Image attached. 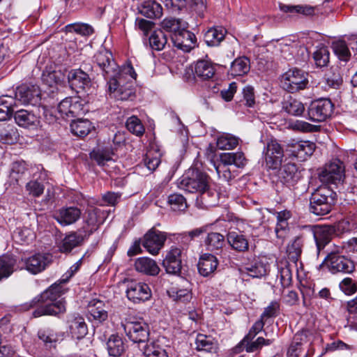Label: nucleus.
I'll list each match as a JSON object with an SVG mask.
<instances>
[{
	"label": "nucleus",
	"instance_id": "f257e3e1",
	"mask_svg": "<svg viewBox=\"0 0 357 357\" xmlns=\"http://www.w3.org/2000/svg\"><path fill=\"white\" fill-rule=\"evenodd\" d=\"M93 62L107 81V92L111 98L126 100L132 96L134 71L131 61L120 68L114 61L112 53L106 49H101L94 55Z\"/></svg>",
	"mask_w": 357,
	"mask_h": 357
},
{
	"label": "nucleus",
	"instance_id": "a19ab883",
	"mask_svg": "<svg viewBox=\"0 0 357 357\" xmlns=\"http://www.w3.org/2000/svg\"><path fill=\"white\" fill-rule=\"evenodd\" d=\"M161 27L172 35L179 33L183 28H188V24L181 19L167 17L161 22Z\"/></svg>",
	"mask_w": 357,
	"mask_h": 357
},
{
	"label": "nucleus",
	"instance_id": "13d9d810",
	"mask_svg": "<svg viewBox=\"0 0 357 357\" xmlns=\"http://www.w3.org/2000/svg\"><path fill=\"white\" fill-rule=\"evenodd\" d=\"M246 273L252 278H261L266 274V266L261 262H256L245 267Z\"/></svg>",
	"mask_w": 357,
	"mask_h": 357
},
{
	"label": "nucleus",
	"instance_id": "79ce46f5",
	"mask_svg": "<svg viewBox=\"0 0 357 357\" xmlns=\"http://www.w3.org/2000/svg\"><path fill=\"white\" fill-rule=\"evenodd\" d=\"M196 349L206 352L215 351L217 348L216 342L211 336L198 334L195 340Z\"/></svg>",
	"mask_w": 357,
	"mask_h": 357
},
{
	"label": "nucleus",
	"instance_id": "cd10ccee",
	"mask_svg": "<svg viewBox=\"0 0 357 357\" xmlns=\"http://www.w3.org/2000/svg\"><path fill=\"white\" fill-rule=\"evenodd\" d=\"M215 67L210 60L199 59L195 64V75L202 80H209L215 74Z\"/></svg>",
	"mask_w": 357,
	"mask_h": 357
},
{
	"label": "nucleus",
	"instance_id": "412c9836",
	"mask_svg": "<svg viewBox=\"0 0 357 357\" xmlns=\"http://www.w3.org/2000/svg\"><path fill=\"white\" fill-rule=\"evenodd\" d=\"M81 215V210L77 207H63L54 214V218L61 225L67 226L76 222Z\"/></svg>",
	"mask_w": 357,
	"mask_h": 357
},
{
	"label": "nucleus",
	"instance_id": "e2e57ef3",
	"mask_svg": "<svg viewBox=\"0 0 357 357\" xmlns=\"http://www.w3.org/2000/svg\"><path fill=\"white\" fill-rule=\"evenodd\" d=\"M280 310V303L273 301L264 309L261 315V319L264 321L268 318L275 317L278 316Z\"/></svg>",
	"mask_w": 357,
	"mask_h": 357
},
{
	"label": "nucleus",
	"instance_id": "6ab92c4d",
	"mask_svg": "<svg viewBox=\"0 0 357 357\" xmlns=\"http://www.w3.org/2000/svg\"><path fill=\"white\" fill-rule=\"evenodd\" d=\"M287 147L292 156L301 161H304L312 155L315 149V144L309 141H298L289 144Z\"/></svg>",
	"mask_w": 357,
	"mask_h": 357
},
{
	"label": "nucleus",
	"instance_id": "de8ad7c7",
	"mask_svg": "<svg viewBox=\"0 0 357 357\" xmlns=\"http://www.w3.org/2000/svg\"><path fill=\"white\" fill-rule=\"evenodd\" d=\"M145 357H168L166 351L159 344L151 342L139 350Z\"/></svg>",
	"mask_w": 357,
	"mask_h": 357
},
{
	"label": "nucleus",
	"instance_id": "9d476101",
	"mask_svg": "<svg viewBox=\"0 0 357 357\" xmlns=\"http://www.w3.org/2000/svg\"><path fill=\"white\" fill-rule=\"evenodd\" d=\"M333 104L328 98L312 101L307 109L309 119L314 122L326 121L331 117L333 111Z\"/></svg>",
	"mask_w": 357,
	"mask_h": 357
},
{
	"label": "nucleus",
	"instance_id": "7c9ffc66",
	"mask_svg": "<svg viewBox=\"0 0 357 357\" xmlns=\"http://www.w3.org/2000/svg\"><path fill=\"white\" fill-rule=\"evenodd\" d=\"M282 109L291 116H301L304 111V105L300 100L288 96L282 102Z\"/></svg>",
	"mask_w": 357,
	"mask_h": 357
},
{
	"label": "nucleus",
	"instance_id": "20e7f679",
	"mask_svg": "<svg viewBox=\"0 0 357 357\" xmlns=\"http://www.w3.org/2000/svg\"><path fill=\"white\" fill-rule=\"evenodd\" d=\"M208 182L206 174L196 168H190L178 181V187L190 193H199L207 189Z\"/></svg>",
	"mask_w": 357,
	"mask_h": 357
},
{
	"label": "nucleus",
	"instance_id": "473e14b6",
	"mask_svg": "<svg viewBox=\"0 0 357 357\" xmlns=\"http://www.w3.org/2000/svg\"><path fill=\"white\" fill-rule=\"evenodd\" d=\"M226 33L227 30L222 26L212 27L204 33V40L208 46H218L225 38Z\"/></svg>",
	"mask_w": 357,
	"mask_h": 357
},
{
	"label": "nucleus",
	"instance_id": "603ef678",
	"mask_svg": "<svg viewBox=\"0 0 357 357\" xmlns=\"http://www.w3.org/2000/svg\"><path fill=\"white\" fill-rule=\"evenodd\" d=\"M168 203L174 211H184L187 208L185 197L180 194H172L168 197Z\"/></svg>",
	"mask_w": 357,
	"mask_h": 357
},
{
	"label": "nucleus",
	"instance_id": "4d7b16f0",
	"mask_svg": "<svg viewBox=\"0 0 357 357\" xmlns=\"http://www.w3.org/2000/svg\"><path fill=\"white\" fill-rule=\"evenodd\" d=\"M273 342V340L259 337L255 341H245V349L247 352H254L261 349L263 346L271 344Z\"/></svg>",
	"mask_w": 357,
	"mask_h": 357
},
{
	"label": "nucleus",
	"instance_id": "4be33fe9",
	"mask_svg": "<svg viewBox=\"0 0 357 357\" xmlns=\"http://www.w3.org/2000/svg\"><path fill=\"white\" fill-rule=\"evenodd\" d=\"M68 80L71 88L77 92L84 90L91 84L89 75L81 69L71 70L68 74Z\"/></svg>",
	"mask_w": 357,
	"mask_h": 357
},
{
	"label": "nucleus",
	"instance_id": "f03ea898",
	"mask_svg": "<svg viewBox=\"0 0 357 357\" xmlns=\"http://www.w3.org/2000/svg\"><path fill=\"white\" fill-rule=\"evenodd\" d=\"M63 284L59 280L31 302L30 307H36L33 312L35 317L56 315L66 311L64 302L62 300L57 301L66 291V289L63 287Z\"/></svg>",
	"mask_w": 357,
	"mask_h": 357
},
{
	"label": "nucleus",
	"instance_id": "423d86ee",
	"mask_svg": "<svg viewBox=\"0 0 357 357\" xmlns=\"http://www.w3.org/2000/svg\"><path fill=\"white\" fill-rule=\"evenodd\" d=\"M307 83V74L297 68L289 70L282 75L280 79L281 86L290 93L304 89Z\"/></svg>",
	"mask_w": 357,
	"mask_h": 357
},
{
	"label": "nucleus",
	"instance_id": "8fccbe9b",
	"mask_svg": "<svg viewBox=\"0 0 357 357\" xmlns=\"http://www.w3.org/2000/svg\"><path fill=\"white\" fill-rule=\"evenodd\" d=\"M20 135L14 126H8L0 130V140L5 144H12L18 139Z\"/></svg>",
	"mask_w": 357,
	"mask_h": 357
},
{
	"label": "nucleus",
	"instance_id": "a211bd4d",
	"mask_svg": "<svg viewBox=\"0 0 357 357\" xmlns=\"http://www.w3.org/2000/svg\"><path fill=\"white\" fill-rule=\"evenodd\" d=\"M170 36L174 45L184 52H188L195 46L196 37L188 28H183L181 31Z\"/></svg>",
	"mask_w": 357,
	"mask_h": 357
},
{
	"label": "nucleus",
	"instance_id": "9b49d317",
	"mask_svg": "<svg viewBox=\"0 0 357 357\" xmlns=\"http://www.w3.org/2000/svg\"><path fill=\"white\" fill-rule=\"evenodd\" d=\"M311 231L309 229H306L304 226H302L298 233L289 241L287 247V252L288 255V259L291 261L294 266L297 268V262L299 260L302 249L305 241L309 238L308 234H311Z\"/></svg>",
	"mask_w": 357,
	"mask_h": 357
},
{
	"label": "nucleus",
	"instance_id": "3c124183",
	"mask_svg": "<svg viewBox=\"0 0 357 357\" xmlns=\"http://www.w3.org/2000/svg\"><path fill=\"white\" fill-rule=\"evenodd\" d=\"M66 31L68 33H76L83 36H89L93 33L91 26L84 23H74L66 26Z\"/></svg>",
	"mask_w": 357,
	"mask_h": 357
},
{
	"label": "nucleus",
	"instance_id": "bb28decb",
	"mask_svg": "<svg viewBox=\"0 0 357 357\" xmlns=\"http://www.w3.org/2000/svg\"><path fill=\"white\" fill-rule=\"evenodd\" d=\"M107 215V211L98 208H91L86 211L85 222L91 227V233L105 222Z\"/></svg>",
	"mask_w": 357,
	"mask_h": 357
},
{
	"label": "nucleus",
	"instance_id": "b1692460",
	"mask_svg": "<svg viewBox=\"0 0 357 357\" xmlns=\"http://www.w3.org/2000/svg\"><path fill=\"white\" fill-rule=\"evenodd\" d=\"M84 241V237L81 233L70 232L58 244L59 250L62 253H69L75 248L81 245Z\"/></svg>",
	"mask_w": 357,
	"mask_h": 357
},
{
	"label": "nucleus",
	"instance_id": "c03bdc74",
	"mask_svg": "<svg viewBox=\"0 0 357 357\" xmlns=\"http://www.w3.org/2000/svg\"><path fill=\"white\" fill-rule=\"evenodd\" d=\"M239 138L229 134L223 133L217 138V146L221 150H231L239 144Z\"/></svg>",
	"mask_w": 357,
	"mask_h": 357
},
{
	"label": "nucleus",
	"instance_id": "864d4df0",
	"mask_svg": "<svg viewBox=\"0 0 357 357\" xmlns=\"http://www.w3.org/2000/svg\"><path fill=\"white\" fill-rule=\"evenodd\" d=\"M45 190L44 185L37 179L33 178L25 185V190L29 195L33 197H38L43 195Z\"/></svg>",
	"mask_w": 357,
	"mask_h": 357
},
{
	"label": "nucleus",
	"instance_id": "2f4dec72",
	"mask_svg": "<svg viewBox=\"0 0 357 357\" xmlns=\"http://www.w3.org/2000/svg\"><path fill=\"white\" fill-rule=\"evenodd\" d=\"M27 167L24 161L13 162L9 174V182L10 185H20V183L24 179Z\"/></svg>",
	"mask_w": 357,
	"mask_h": 357
},
{
	"label": "nucleus",
	"instance_id": "1a4fd4ad",
	"mask_svg": "<svg viewBox=\"0 0 357 357\" xmlns=\"http://www.w3.org/2000/svg\"><path fill=\"white\" fill-rule=\"evenodd\" d=\"M52 261V255L49 253H38L29 257H23L19 261L21 268H25L33 274L43 271Z\"/></svg>",
	"mask_w": 357,
	"mask_h": 357
},
{
	"label": "nucleus",
	"instance_id": "39448f33",
	"mask_svg": "<svg viewBox=\"0 0 357 357\" xmlns=\"http://www.w3.org/2000/svg\"><path fill=\"white\" fill-rule=\"evenodd\" d=\"M221 164L215 165L216 172L220 178L225 181H229L232 174L228 165H234L241 168L246 165V159L243 152L223 153L220 155Z\"/></svg>",
	"mask_w": 357,
	"mask_h": 357
},
{
	"label": "nucleus",
	"instance_id": "0eeeda50",
	"mask_svg": "<svg viewBox=\"0 0 357 357\" xmlns=\"http://www.w3.org/2000/svg\"><path fill=\"white\" fill-rule=\"evenodd\" d=\"M263 155L266 167L270 169L277 170L282 165L284 149L277 139H271L264 145Z\"/></svg>",
	"mask_w": 357,
	"mask_h": 357
},
{
	"label": "nucleus",
	"instance_id": "5fc2aeb1",
	"mask_svg": "<svg viewBox=\"0 0 357 357\" xmlns=\"http://www.w3.org/2000/svg\"><path fill=\"white\" fill-rule=\"evenodd\" d=\"M327 84L332 88H337L342 83V77L337 67H332L329 72L326 74Z\"/></svg>",
	"mask_w": 357,
	"mask_h": 357
},
{
	"label": "nucleus",
	"instance_id": "72a5a7b5",
	"mask_svg": "<svg viewBox=\"0 0 357 357\" xmlns=\"http://www.w3.org/2000/svg\"><path fill=\"white\" fill-rule=\"evenodd\" d=\"M16 259L8 255L0 257V282L8 278L16 270Z\"/></svg>",
	"mask_w": 357,
	"mask_h": 357
},
{
	"label": "nucleus",
	"instance_id": "2eb2a0df",
	"mask_svg": "<svg viewBox=\"0 0 357 357\" xmlns=\"http://www.w3.org/2000/svg\"><path fill=\"white\" fill-rule=\"evenodd\" d=\"M344 176V166L340 160H334L326 165L319 174V179L323 183H336L342 181Z\"/></svg>",
	"mask_w": 357,
	"mask_h": 357
},
{
	"label": "nucleus",
	"instance_id": "c756f323",
	"mask_svg": "<svg viewBox=\"0 0 357 357\" xmlns=\"http://www.w3.org/2000/svg\"><path fill=\"white\" fill-rule=\"evenodd\" d=\"M90 158L94 160L98 165L104 167L107 162H112L114 151L109 146L94 148L89 153Z\"/></svg>",
	"mask_w": 357,
	"mask_h": 357
},
{
	"label": "nucleus",
	"instance_id": "09e8293b",
	"mask_svg": "<svg viewBox=\"0 0 357 357\" xmlns=\"http://www.w3.org/2000/svg\"><path fill=\"white\" fill-rule=\"evenodd\" d=\"M329 51L325 46L317 47L313 52V59L317 67H324L329 63Z\"/></svg>",
	"mask_w": 357,
	"mask_h": 357
},
{
	"label": "nucleus",
	"instance_id": "e433bc0d",
	"mask_svg": "<svg viewBox=\"0 0 357 357\" xmlns=\"http://www.w3.org/2000/svg\"><path fill=\"white\" fill-rule=\"evenodd\" d=\"M107 349L109 356H120L125 351L123 340L118 335H112L107 342Z\"/></svg>",
	"mask_w": 357,
	"mask_h": 357
},
{
	"label": "nucleus",
	"instance_id": "58836bf2",
	"mask_svg": "<svg viewBox=\"0 0 357 357\" xmlns=\"http://www.w3.org/2000/svg\"><path fill=\"white\" fill-rule=\"evenodd\" d=\"M70 331L73 337L76 339L83 338L88 333V328L84 318L75 317L70 321Z\"/></svg>",
	"mask_w": 357,
	"mask_h": 357
},
{
	"label": "nucleus",
	"instance_id": "49530a36",
	"mask_svg": "<svg viewBox=\"0 0 357 357\" xmlns=\"http://www.w3.org/2000/svg\"><path fill=\"white\" fill-rule=\"evenodd\" d=\"M205 244L208 250H220L225 244V237L220 233H209L205 240Z\"/></svg>",
	"mask_w": 357,
	"mask_h": 357
},
{
	"label": "nucleus",
	"instance_id": "6e6d98bb",
	"mask_svg": "<svg viewBox=\"0 0 357 357\" xmlns=\"http://www.w3.org/2000/svg\"><path fill=\"white\" fill-rule=\"evenodd\" d=\"M292 266L297 269L294 264H291L289 262L286 263L284 266L280 268L279 275L282 286H288L291 282Z\"/></svg>",
	"mask_w": 357,
	"mask_h": 357
},
{
	"label": "nucleus",
	"instance_id": "4c0bfd02",
	"mask_svg": "<svg viewBox=\"0 0 357 357\" xmlns=\"http://www.w3.org/2000/svg\"><path fill=\"white\" fill-rule=\"evenodd\" d=\"M92 128L91 123L87 119H78L73 121L70 123L72 133L79 137L86 136Z\"/></svg>",
	"mask_w": 357,
	"mask_h": 357
},
{
	"label": "nucleus",
	"instance_id": "f704fd0d",
	"mask_svg": "<svg viewBox=\"0 0 357 357\" xmlns=\"http://www.w3.org/2000/svg\"><path fill=\"white\" fill-rule=\"evenodd\" d=\"M227 241L231 248L238 252H246L249 249L248 239L242 234L235 231L229 232Z\"/></svg>",
	"mask_w": 357,
	"mask_h": 357
},
{
	"label": "nucleus",
	"instance_id": "a18cd8bd",
	"mask_svg": "<svg viewBox=\"0 0 357 357\" xmlns=\"http://www.w3.org/2000/svg\"><path fill=\"white\" fill-rule=\"evenodd\" d=\"M89 312L94 319L102 322L107 319V312L104 308V304L100 301H93L89 306Z\"/></svg>",
	"mask_w": 357,
	"mask_h": 357
},
{
	"label": "nucleus",
	"instance_id": "37998d69",
	"mask_svg": "<svg viewBox=\"0 0 357 357\" xmlns=\"http://www.w3.org/2000/svg\"><path fill=\"white\" fill-rule=\"evenodd\" d=\"M148 39L151 48L156 51L163 50L167 42L166 35L160 29L153 31Z\"/></svg>",
	"mask_w": 357,
	"mask_h": 357
},
{
	"label": "nucleus",
	"instance_id": "c85d7f7f",
	"mask_svg": "<svg viewBox=\"0 0 357 357\" xmlns=\"http://www.w3.org/2000/svg\"><path fill=\"white\" fill-rule=\"evenodd\" d=\"M218 265L217 258L211 254H204L199 258L197 268L200 275L208 277L213 274Z\"/></svg>",
	"mask_w": 357,
	"mask_h": 357
},
{
	"label": "nucleus",
	"instance_id": "ea45409f",
	"mask_svg": "<svg viewBox=\"0 0 357 357\" xmlns=\"http://www.w3.org/2000/svg\"><path fill=\"white\" fill-rule=\"evenodd\" d=\"M280 9L284 13H289L291 14H302L305 16L313 15L315 13L316 7L310 5H285L280 3Z\"/></svg>",
	"mask_w": 357,
	"mask_h": 357
},
{
	"label": "nucleus",
	"instance_id": "aec40b11",
	"mask_svg": "<svg viewBox=\"0 0 357 357\" xmlns=\"http://www.w3.org/2000/svg\"><path fill=\"white\" fill-rule=\"evenodd\" d=\"M279 168V178L282 183L287 185H295L301 177L297 165L294 162L285 160L284 165Z\"/></svg>",
	"mask_w": 357,
	"mask_h": 357
},
{
	"label": "nucleus",
	"instance_id": "5701e85b",
	"mask_svg": "<svg viewBox=\"0 0 357 357\" xmlns=\"http://www.w3.org/2000/svg\"><path fill=\"white\" fill-rule=\"evenodd\" d=\"M13 116L15 123L22 128L33 129L40 123L39 117L26 109H17Z\"/></svg>",
	"mask_w": 357,
	"mask_h": 357
},
{
	"label": "nucleus",
	"instance_id": "f8f14e48",
	"mask_svg": "<svg viewBox=\"0 0 357 357\" xmlns=\"http://www.w3.org/2000/svg\"><path fill=\"white\" fill-rule=\"evenodd\" d=\"M305 227L312 233L308 234V237L314 239L318 252L330 243L335 233V227L333 225H324L317 228L311 225H305Z\"/></svg>",
	"mask_w": 357,
	"mask_h": 357
},
{
	"label": "nucleus",
	"instance_id": "774afa93",
	"mask_svg": "<svg viewBox=\"0 0 357 357\" xmlns=\"http://www.w3.org/2000/svg\"><path fill=\"white\" fill-rule=\"evenodd\" d=\"M135 24L137 26L139 30L142 32L144 36H147L149 32L151 31L155 26V23L153 22L142 18L135 19Z\"/></svg>",
	"mask_w": 357,
	"mask_h": 357
},
{
	"label": "nucleus",
	"instance_id": "ddd939ff",
	"mask_svg": "<svg viewBox=\"0 0 357 357\" xmlns=\"http://www.w3.org/2000/svg\"><path fill=\"white\" fill-rule=\"evenodd\" d=\"M185 256L183 249L171 247L162 261V266L169 274L178 275L182 268V260Z\"/></svg>",
	"mask_w": 357,
	"mask_h": 357
},
{
	"label": "nucleus",
	"instance_id": "393cba45",
	"mask_svg": "<svg viewBox=\"0 0 357 357\" xmlns=\"http://www.w3.org/2000/svg\"><path fill=\"white\" fill-rule=\"evenodd\" d=\"M135 271L149 276H156L160 268L157 262L147 257L135 259Z\"/></svg>",
	"mask_w": 357,
	"mask_h": 357
},
{
	"label": "nucleus",
	"instance_id": "a878e982",
	"mask_svg": "<svg viewBox=\"0 0 357 357\" xmlns=\"http://www.w3.org/2000/svg\"><path fill=\"white\" fill-rule=\"evenodd\" d=\"M139 13L150 19L160 18L162 15L161 5L155 0H145L137 6Z\"/></svg>",
	"mask_w": 357,
	"mask_h": 357
},
{
	"label": "nucleus",
	"instance_id": "7ed1b4c3",
	"mask_svg": "<svg viewBox=\"0 0 357 357\" xmlns=\"http://www.w3.org/2000/svg\"><path fill=\"white\" fill-rule=\"evenodd\" d=\"M337 195L326 186L317 188L310 199V211L316 215L328 214L336 202Z\"/></svg>",
	"mask_w": 357,
	"mask_h": 357
},
{
	"label": "nucleus",
	"instance_id": "338daca9",
	"mask_svg": "<svg viewBox=\"0 0 357 357\" xmlns=\"http://www.w3.org/2000/svg\"><path fill=\"white\" fill-rule=\"evenodd\" d=\"M165 6L173 12L188 9L187 0H162Z\"/></svg>",
	"mask_w": 357,
	"mask_h": 357
},
{
	"label": "nucleus",
	"instance_id": "6e6552de",
	"mask_svg": "<svg viewBox=\"0 0 357 357\" xmlns=\"http://www.w3.org/2000/svg\"><path fill=\"white\" fill-rule=\"evenodd\" d=\"M167 238L165 232L153 227L140 238V243L149 254L155 256L164 247Z\"/></svg>",
	"mask_w": 357,
	"mask_h": 357
},
{
	"label": "nucleus",
	"instance_id": "680f3d73",
	"mask_svg": "<svg viewBox=\"0 0 357 357\" xmlns=\"http://www.w3.org/2000/svg\"><path fill=\"white\" fill-rule=\"evenodd\" d=\"M135 291H137L138 296L135 297L139 301H146L151 296V291L147 284L139 282L135 285Z\"/></svg>",
	"mask_w": 357,
	"mask_h": 357
},
{
	"label": "nucleus",
	"instance_id": "052dcab7",
	"mask_svg": "<svg viewBox=\"0 0 357 357\" xmlns=\"http://www.w3.org/2000/svg\"><path fill=\"white\" fill-rule=\"evenodd\" d=\"M344 41L340 40L333 43V50L336 54L342 60H347L350 56V52Z\"/></svg>",
	"mask_w": 357,
	"mask_h": 357
},
{
	"label": "nucleus",
	"instance_id": "bf43d9fd",
	"mask_svg": "<svg viewBox=\"0 0 357 357\" xmlns=\"http://www.w3.org/2000/svg\"><path fill=\"white\" fill-rule=\"evenodd\" d=\"M33 237V234L29 228H17L13 233V238L20 243H28Z\"/></svg>",
	"mask_w": 357,
	"mask_h": 357
},
{
	"label": "nucleus",
	"instance_id": "c9c22d12",
	"mask_svg": "<svg viewBox=\"0 0 357 357\" xmlns=\"http://www.w3.org/2000/svg\"><path fill=\"white\" fill-rule=\"evenodd\" d=\"M250 60L245 57H238L231 64L229 74L232 77L243 76L250 71Z\"/></svg>",
	"mask_w": 357,
	"mask_h": 357
},
{
	"label": "nucleus",
	"instance_id": "4468645a",
	"mask_svg": "<svg viewBox=\"0 0 357 357\" xmlns=\"http://www.w3.org/2000/svg\"><path fill=\"white\" fill-rule=\"evenodd\" d=\"M326 259L328 261L329 271L333 274L351 273L355 270L354 261L344 255L331 253L327 255Z\"/></svg>",
	"mask_w": 357,
	"mask_h": 357
},
{
	"label": "nucleus",
	"instance_id": "dca6fc26",
	"mask_svg": "<svg viewBox=\"0 0 357 357\" xmlns=\"http://www.w3.org/2000/svg\"><path fill=\"white\" fill-rule=\"evenodd\" d=\"M160 163V153L149 149L143 156L142 162L135 166V174L142 176L151 174Z\"/></svg>",
	"mask_w": 357,
	"mask_h": 357
},
{
	"label": "nucleus",
	"instance_id": "0e129e2a",
	"mask_svg": "<svg viewBox=\"0 0 357 357\" xmlns=\"http://www.w3.org/2000/svg\"><path fill=\"white\" fill-rule=\"evenodd\" d=\"M169 294L174 301L184 303L189 302L192 298L190 291L186 289L172 290Z\"/></svg>",
	"mask_w": 357,
	"mask_h": 357
},
{
	"label": "nucleus",
	"instance_id": "69168bd1",
	"mask_svg": "<svg viewBox=\"0 0 357 357\" xmlns=\"http://www.w3.org/2000/svg\"><path fill=\"white\" fill-rule=\"evenodd\" d=\"M201 199L202 201L205 202L206 204L208 206H214L216 204L218 193L211 188L208 185L207 189L203 190V192H200Z\"/></svg>",
	"mask_w": 357,
	"mask_h": 357
},
{
	"label": "nucleus",
	"instance_id": "f3484780",
	"mask_svg": "<svg viewBox=\"0 0 357 357\" xmlns=\"http://www.w3.org/2000/svg\"><path fill=\"white\" fill-rule=\"evenodd\" d=\"M15 98L24 105H36L40 100V90L37 85L22 84L17 88Z\"/></svg>",
	"mask_w": 357,
	"mask_h": 357
}]
</instances>
